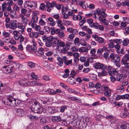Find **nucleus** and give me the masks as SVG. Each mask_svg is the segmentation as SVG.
Segmentation results:
<instances>
[{"label": "nucleus", "mask_w": 129, "mask_h": 129, "mask_svg": "<svg viewBox=\"0 0 129 129\" xmlns=\"http://www.w3.org/2000/svg\"><path fill=\"white\" fill-rule=\"evenodd\" d=\"M3 103L5 105L12 107L18 106L21 104V102L20 100L17 99H14L11 95H9L7 99L3 101Z\"/></svg>", "instance_id": "obj_1"}, {"label": "nucleus", "mask_w": 129, "mask_h": 129, "mask_svg": "<svg viewBox=\"0 0 129 129\" xmlns=\"http://www.w3.org/2000/svg\"><path fill=\"white\" fill-rule=\"evenodd\" d=\"M31 110L33 112L41 114L43 111L41 104L37 102H35L31 108Z\"/></svg>", "instance_id": "obj_2"}, {"label": "nucleus", "mask_w": 129, "mask_h": 129, "mask_svg": "<svg viewBox=\"0 0 129 129\" xmlns=\"http://www.w3.org/2000/svg\"><path fill=\"white\" fill-rule=\"evenodd\" d=\"M46 7L47 8V11L48 12H50L51 10L53 9V8L55 7L58 10L61 8V6L60 4H57L55 2H52L51 3L47 2L46 4Z\"/></svg>", "instance_id": "obj_3"}, {"label": "nucleus", "mask_w": 129, "mask_h": 129, "mask_svg": "<svg viewBox=\"0 0 129 129\" xmlns=\"http://www.w3.org/2000/svg\"><path fill=\"white\" fill-rule=\"evenodd\" d=\"M106 10L102 11L100 9H98L95 10V12L97 14L100 16L99 19L100 20L103 19V18H105L107 16V14L105 12Z\"/></svg>", "instance_id": "obj_4"}, {"label": "nucleus", "mask_w": 129, "mask_h": 129, "mask_svg": "<svg viewBox=\"0 0 129 129\" xmlns=\"http://www.w3.org/2000/svg\"><path fill=\"white\" fill-rule=\"evenodd\" d=\"M26 50L28 52L35 53L37 50V47L33 44V45H27L26 47Z\"/></svg>", "instance_id": "obj_5"}, {"label": "nucleus", "mask_w": 129, "mask_h": 129, "mask_svg": "<svg viewBox=\"0 0 129 129\" xmlns=\"http://www.w3.org/2000/svg\"><path fill=\"white\" fill-rule=\"evenodd\" d=\"M94 67L96 69H101L102 70H105L107 69V67L105 64L97 62L94 64Z\"/></svg>", "instance_id": "obj_6"}, {"label": "nucleus", "mask_w": 129, "mask_h": 129, "mask_svg": "<svg viewBox=\"0 0 129 129\" xmlns=\"http://www.w3.org/2000/svg\"><path fill=\"white\" fill-rule=\"evenodd\" d=\"M76 73L74 70H72L71 72L70 75L72 76L69 77L67 80V82H69V84L71 85L74 84L75 83V82H73V81L72 79L70 77H72L73 78H74L75 76L76 75Z\"/></svg>", "instance_id": "obj_7"}, {"label": "nucleus", "mask_w": 129, "mask_h": 129, "mask_svg": "<svg viewBox=\"0 0 129 129\" xmlns=\"http://www.w3.org/2000/svg\"><path fill=\"white\" fill-rule=\"evenodd\" d=\"M14 68V66L13 65H11L8 66V67L7 68L6 70H4V71L5 73L6 74H8L9 73H12L14 74V76H12L13 77H15L16 76V73H13V70Z\"/></svg>", "instance_id": "obj_8"}, {"label": "nucleus", "mask_w": 129, "mask_h": 129, "mask_svg": "<svg viewBox=\"0 0 129 129\" xmlns=\"http://www.w3.org/2000/svg\"><path fill=\"white\" fill-rule=\"evenodd\" d=\"M74 124L80 129H84L86 127L85 123L83 122L80 121L78 120H77Z\"/></svg>", "instance_id": "obj_9"}, {"label": "nucleus", "mask_w": 129, "mask_h": 129, "mask_svg": "<svg viewBox=\"0 0 129 129\" xmlns=\"http://www.w3.org/2000/svg\"><path fill=\"white\" fill-rule=\"evenodd\" d=\"M113 61L116 66L120 67V65L119 64V63L120 61V59L118 55H116L115 56L114 59H113Z\"/></svg>", "instance_id": "obj_10"}, {"label": "nucleus", "mask_w": 129, "mask_h": 129, "mask_svg": "<svg viewBox=\"0 0 129 129\" xmlns=\"http://www.w3.org/2000/svg\"><path fill=\"white\" fill-rule=\"evenodd\" d=\"M9 25L11 29H14L17 27L18 24L15 21H11L10 22Z\"/></svg>", "instance_id": "obj_11"}, {"label": "nucleus", "mask_w": 129, "mask_h": 129, "mask_svg": "<svg viewBox=\"0 0 129 129\" xmlns=\"http://www.w3.org/2000/svg\"><path fill=\"white\" fill-rule=\"evenodd\" d=\"M128 60H129V54H126L125 55L121 60V63L124 64L126 62H127Z\"/></svg>", "instance_id": "obj_12"}, {"label": "nucleus", "mask_w": 129, "mask_h": 129, "mask_svg": "<svg viewBox=\"0 0 129 129\" xmlns=\"http://www.w3.org/2000/svg\"><path fill=\"white\" fill-rule=\"evenodd\" d=\"M17 27L19 29L18 31H19V34H20V35L22 34L24 31L25 28V26L22 25L20 24V25H18Z\"/></svg>", "instance_id": "obj_13"}, {"label": "nucleus", "mask_w": 129, "mask_h": 129, "mask_svg": "<svg viewBox=\"0 0 129 129\" xmlns=\"http://www.w3.org/2000/svg\"><path fill=\"white\" fill-rule=\"evenodd\" d=\"M31 2L32 3H34V2L33 1L31 2L30 1H25L24 4V6L25 8H26L27 7H30L31 8H32L33 7L34 8L33 9H34V6H33V5H31Z\"/></svg>", "instance_id": "obj_14"}, {"label": "nucleus", "mask_w": 129, "mask_h": 129, "mask_svg": "<svg viewBox=\"0 0 129 129\" xmlns=\"http://www.w3.org/2000/svg\"><path fill=\"white\" fill-rule=\"evenodd\" d=\"M87 22L89 24L90 26L92 27H94L96 23H93V19L92 18L88 19L87 20Z\"/></svg>", "instance_id": "obj_15"}, {"label": "nucleus", "mask_w": 129, "mask_h": 129, "mask_svg": "<svg viewBox=\"0 0 129 129\" xmlns=\"http://www.w3.org/2000/svg\"><path fill=\"white\" fill-rule=\"evenodd\" d=\"M51 119L53 122H59L61 121V117L59 116H53L52 117Z\"/></svg>", "instance_id": "obj_16"}, {"label": "nucleus", "mask_w": 129, "mask_h": 129, "mask_svg": "<svg viewBox=\"0 0 129 129\" xmlns=\"http://www.w3.org/2000/svg\"><path fill=\"white\" fill-rule=\"evenodd\" d=\"M65 46L66 44L63 42L61 41L60 40L57 41V49H58L59 47H64Z\"/></svg>", "instance_id": "obj_17"}, {"label": "nucleus", "mask_w": 129, "mask_h": 129, "mask_svg": "<svg viewBox=\"0 0 129 129\" xmlns=\"http://www.w3.org/2000/svg\"><path fill=\"white\" fill-rule=\"evenodd\" d=\"M39 89L36 86H31L29 90L31 93L35 92L38 91Z\"/></svg>", "instance_id": "obj_18"}, {"label": "nucleus", "mask_w": 129, "mask_h": 129, "mask_svg": "<svg viewBox=\"0 0 129 129\" xmlns=\"http://www.w3.org/2000/svg\"><path fill=\"white\" fill-rule=\"evenodd\" d=\"M49 40H47L46 42V45L47 47H50L52 46V37L50 38Z\"/></svg>", "instance_id": "obj_19"}, {"label": "nucleus", "mask_w": 129, "mask_h": 129, "mask_svg": "<svg viewBox=\"0 0 129 129\" xmlns=\"http://www.w3.org/2000/svg\"><path fill=\"white\" fill-rule=\"evenodd\" d=\"M24 112V111L22 109H18L16 110V114L18 116H21Z\"/></svg>", "instance_id": "obj_20"}, {"label": "nucleus", "mask_w": 129, "mask_h": 129, "mask_svg": "<svg viewBox=\"0 0 129 129\" xmlns=\"http://www.w3.org/2000/svg\"><path fill=\"white\" fill-rule=\"evenodd\" d=\"M29 34L30 37L31 38L34 37L35 38H37L38 37V32H31Z\"/></svg>", "instance_id": "obj_21"}, {"label": "nucleus", "mask_w": 129, "mask_h": 129, "mask_svg": "<svg viewBox=\"0 0 129 129\" xmlns=\"http://www.w3.org/2000/svg\"><path fill=\"white\" fill-rule=\"evenodd\" d=\"M117 80L119 81H122L124 80V78L123 75L121 74H118L117 75Z\"/></svg>", "instance_id": "obj_22"}, {"label": "nucleus", "mask_w": 129, "mask_h": 129, "mask_svg": "<svg viewBox=\"0 0 129 129\" xmlns=\"http://www.w3.org/2000/svg\"><path fill=\"white\" fill-rule=\"evenodd\" d=\"M47 19L48 20V21H47V22L48 21L50 22V24L51 26H53L55 25L56 24L55 22L54 21L53 19L52 18L49 17Z\"/></svg>", "instance_id": "obj_23"}, {"label": "nucleus", "mask_w": 129, "mask_h": 129, "mask_svg": "<svg viewBox=\"0 0 129 129\" xmlns=\"http://www.w3.org/2000/svg\"><path fill=\"white\" fill-rule=\"evenodd\" d=\"M57 60L58 61L57 64L59 66H62L63 64V60L62 58L60 57H58L57 58Z\"/></svg>", "instance_id": "obj_24"}, {"label": "nucleus", "mask_w": 129, "mask_h": 129, "mask_svg": "<svg viewBox=\"0 0 129 129\" xmlns=\"http://www.w3.org/2000/svg\"><path fill=\"white\" fill-rule=\"evenodd\" d=\"M94 27L96 29H99L100 30H103L104 29V27L102 25H100L99 24L96 23Z\"/></svg>", "instance_id": "obj_25"}, {"label": "nucleus", "mask_w": 129, "mask_h": 129, "mask_svg": "<svg viewBox=\"0 0 129 129\" xmlns=\"http://www.w3.org/2000/svg\"><path fill=\"white\" fill-rule=\"evenodd\" d=\"M19 84L20 85L26 86L27 84V82L23 79H20L19 81Z\"/></svg>", "instance_id": "obj_26"}, {"label": "nucleus", "mask_w": 129, "mask_h": 129, "mask_svg": "<svg viewBox=\"0 0 129 129\" xmlns=\"http://www.w3.org/2000/svg\"><path fill=\"white\" fill-rule=\"evenodd\" d=\"M46 92L48 93H49L51 95H54L56 93V92L55 91H54L53 89H51L50 88L46 90Z\"/></svg>", "instance_id": "obj_27"}, {"label": "nucleus", "mask_w": 129, "mask_h": 129, "mask_svg": "<svg viewBox=\"0 0 129 129\" xmlns=\"http://www.w3.org/2000/svg\"><path fill=\"white\" fill-rule=\"evenodd\" d=\"M38 17L36 14H34L33 16L32 17V20L31 21V22H33L34 23H37L38 21Z\"/></svg>", "instance_id": "obj_28"}, {"label": "nucleus", "mask_w": 129, "mask_h": 129, "mask_svg": "<svg viewBox=\"0 0 129 129\" xmlns=\"http://www.w3.org/2000/svg\"><path fill=\"white\" fill-rule=\"evenodd\" d=\"M108 74V72L105 71L103 70L102 72H98V76H105Z\"/></svg>", "instance_id": "obj_29"}, {"label": "nucleus", "mask_w": 129, "mask_h": 129, "mask_svg": "<svg viewBox=\"0 0 129 129\" xmlns=\"http://www.w3.org/2000/svg\"><path fill=\"white\" fill-rule=\"evenodd\" d=\"M113 41L114 43L117 44H121L122 42V40L120 39H116L113 40Z\"/></svg>", "instance_id": "obj_30"}, {"label": "nucleus", "mask_w": 129, "mask_h": 129, "mask_svg": "<svg viewBox=\"0 0 129 129\" xmlns=\"http://www.w3.org/2000/svg\"><path fill=\"white\" fill-rule=\"evenodd\" d=\"M79 45L80 44L82 46H86L87 43L86 42L85 40L83 39H81L79 41Z\"/></svg>", "instance_id": "obj_31"}, {"label": "nucleus", "mask_w": 129, "mask_h": 129, "mask_svg": "<svg viewBox=\"0 0 129 129\" xmlns=\"http://www.w3.org/2000/svg\"><path fill=\"white\" fill-rule=\"evenodd\" d=\"M21 17L22 20L23 21L24 23L25 24H27L28 21L27 18L26 17H24L23 15H21Z\"/></svg>", "instance_id": "obj_32"}, {"label": "nucleus", "mask_w": 129, "mask_h": 129, "mask_svg": "<svg viewBox=\"0 0 129 129\" xmlns=\"http://www.w3.org/2000/svg\"><path fill=\"white\" fill-rule=\"evenodd\" d=\"M86 47H82L80 48L79 49V51L81 52H86L87 53V51Z\"/></svg>", "instance_id": "obj_33"}, {"label": "nucleus", "mask_w": 129, "mask_h": 129, "mask_svg": "<svg viewBox=\"0 0 129 129\" xmlns=\"http://www.w3.org/2000/svg\"><path fill=\"white\" fill-rule=\"evenodd\" d=\"M44 49L43 48H39L38 50L37 51V52L39 54H40L42 56L43 55L44 52L43 51Z\"/></svg>", "instance_id": "obj_34"}, {"label": "nucleus", "mask_w": 129, "mask_h": 129, "mask_svg": "<svg viewBox=\"0 0 129 129\" xmlns=\"http://www.w3.org/2000/svg\"><path fill=\"white\" fill-rule=\"evenodd\" d=\"M40 121V122L43 124H45L47 122L45 118L44 117H41Z\"/></svg>", "instance_id": "obj_35"}, {"label": "nucleus", "mask_w": 129, "mask_h": 129, "mask_svg": "<svg viewBox=\"0 0 129 129\" xmlns=\"http://www.w3.org/2000/svg\"><path fill=\"white\" fill-rule=\"evenodd\" d=\"M52 46L53 47H55V46L56 45L57 46V41L54 40L53 39V37H52Z\"/></svg>", "instance_id": "obj_36"}, {"label": "nucleus", "mask_w": 129, "mask_h": 129, "mask_svg": "<svg viewBox=\"0 0 129 129\" xmlns=\"http://www.w3.org/2000/svg\"><path fill=\"white\" fill-rule=\"evenodd\" d=\"M121 129H129V124H126L125 125H122L121 126Z\"/></svg>", "instance_id": "obj_37"}, {"label": "nucleus", "mask_w": 129, "mask_h": 129, "mask_svg": "<svg viewBox=\"0 0 129 129\" xmlns=\"http://www.w3.org/2000/svg\"><path fill=\"white\" fill-rule=\"evenodd\" d=\"M16 12L15 10H12L11 11L10 13V15L12 17L16 16Z\"/></svg>", "instance_id": "obj_38"}, {"label": "nucleus", "mask_w": 129, "mask_h": 129, "mask_svg": "<svg viewBox=\"0 0 129 129\" xmlns=\"http://www.w3.org/2000/svg\"><path fill=\"white\" fill-rule=\"evenodd\" d=\"M71 55H73L74 56L75 58H77L79 56V55L78 53L77 52L73 53L71 52H70Z\"/></svg>", "instance_id": "obj_39"}, {"label": "nucleus", "mask_w": 129, "mask_h": 129, "mask_svg": "<svg viewBox=\"0 0 129 129\" xmlns=\"http://www.w3.org/2000/svg\"><path fill=\"white\" fill-rule=\"evenodd\" d=\"M28 65L31 68H32L35 66V64L33 62L29 61L28 62Z\"/></svg>", "instance_id": "obj_40"}, {"label": "nucleus", "mask_w": 129, "mask_h": 129, "mask_svg": "<svg viewBox=\"0 0 129 129\" xmlns=\"http://www.w3.org/2000/svg\"><path fill=\"white\" fill-rule=\"evenodd\" d=\"M68 11V8L66 7H63L62 9V14H64Z\"/></svg>", "instance_id": "obj_41"}, {"label": "nucleus", "mask_w": 129, "mask_h": 129, "mask_svg": "<svg viewBox=\"0 0 129 129\" xmlns=\"http://www.w3.org/2000/svg\"><path fill=\"white\" fill-rule=\"evenodd\" d=\"M79 39L78 38H75L74 43L75 45H76L77 44L78 46H79Z\"/></svg>", "instance_id": "obj_42"}, {"label": "nucleus", "mask_w": 129, "mask_h": 129, "mask_svg": "<svg viewBox=\"0 0 129 129\" xmlns=\"http://www.w3.org/2000/svg\"><path fill=\"white\" fill-rule=\"evenodd\" d=\"M128 39L126 38L123 41L122 43L123 45L124 46H127L128 43Z\"/></svg>", "instance_id": "obj_43"}, {"label": "nucleus", "mask_w": 129, "mask_h": 129, "mask_svg": "<svg viewBox=\"0 0 129 129\" xmlns=\"http://www.w3.org/2000/svg\"><path fill=\"white\" fill-rule=\"evenodd\" d=\"M51 37H48L47 36L44 35L42 37V38L43 40L44 41H45V42L47 40H49L50 39H49Z\"/></svg>", "instance_id": "obj_44"}, {"label": "nucleus", "mask_w": 129, "mask_h": 129, "mask_svg": "<svg viewBox=\"0 0 129 129\" xmlns=\"http://www.w3.org/2000/svg\"><path fill=\"white\" fill-rule=\"evenodd\" d=\"M98 38L99 39L97 40V41H98L99 43H102L104 42V39L99 37Z\"/></svg>", "instance_id": "obj_45"}, {"label": "nucleus", "mask_w": 129, "mask_h": 129, "mask_svg": "<svg viewBox=\"0 0 129 129\" xmlns=\"http://www.w3.org/2000/svg\"><path fill=\"white\" fill-rule=\"evenodd\" d=\"M7 6V4L6 2L2 4V7L3 11H4L6 10Z\"/></svg>", "instance_id": "obj_46"}, {"label": "nucleus", "mask_w": 129, "mask_h": 129, "mask_svg": "<svg viewBox=\"0 0 129 129\" xmlns=\"http://www.w3.org/2000/svg\"><path fill=\"white\" fill-rule=\"evenodd\" d=\"M100 21L101 22H103L104 24L106 25H107L108 23V21L106 20V18L104 19H102L100 20Z\"/></svg>", "instance_id": "obj_47"}, {"label": "nucleus", "mask_w": 129, "mask_h": 129, "mask_svg": "<svg viewBox=\"0 0 129 129\" xmlns=\"http://www.w3.org/2000/svg\"><path fill=\"white\" fill-rule=\"evenodd\" d=\"M57 23L58 26L59 27H61L63 25L62 22L60 19L58 20H57Z\"/></svg>", "instance_id": "obj_48"}, {"label": "nucleus", "mask_w": 129, "mask_h": 129, "mask_svg": "<svg viewBox=\"0 0 129 129\" xmlns=\"http://www.w3.org/2000/svg\"><path fill=\"white\" fill-rule=\"evenodd\" d=\"M72 62V60H65L64 61V64L67 65H69L70 64H71Z\"/></svg>", "instance_id": "obj_49"}, {"label": "nucleus", "mask_w": 129, "mask_h": 129, "mask_svg": "<svg viewBox=\"0 0 129 129\" xmlns=\"http://www.w3.org/2000/svg\"><path fill=\"white\" fill-rule=\"evenodd\" d=\"M39 23L40 25H44L46 24V23L41 18L39 21Z\"/></svg>", "instance_id": "obj_50"}, {"label": "nucleus", "mask_w": 129, "mask_h": 129, "mask_svg": "<svg viewBox=\"0 0 129 129\" xmlns=\"http://www.w3.org/2000/svg\"><path fill=\"white\" fill-rule=\"evenodd\" d=\"M67 109V106L65 105L63 106H61V107L60 111L61 112H63L64 111L65 109Z\"/></svg>", "instance_id": "obj_51"}, {"label": "nucleus", "mask_w": 129, "mask_h": 129, "mask_svg": "<svg viewBox=\"0 0 129 129\" xmlns=\"http://www.w3.org/2000/svg\"><path fill=\"white\" fill-rule=\"evenodd\" d=\"M125 32H124L125 35L126 36L129 34V27H127L125 28Z\"/></svg>", "instance_id": "obj_52"}, {"label": "nucleus", "mask_w": 129, "mask_h": 129, "mask_svg": "<svg viewBox=\"0 0 129 129\" xmlns=\"http://www.w3.org/2000/svg\"><path fill=\"white\" fill-rule=\"evenodd\" d=\"M29 117L31 120L34 121L38 119V117L36 116H30Z\"/></svg>", "instance_id": "obj_53"}, {"label": "nucleus", "mask_w": 129, "mask_h": 129, "mask_svg": "<svg viewBox=\"0 0 129 129\" xmlns=\"http://www.w3.org/2000/svg\"><path fill=\"white\" fill-rule=\"evenodd\" d=\"M128 114L129 113L126 111L124 113H122V114H121V116L122 117H126Z\"/></svg>", "instance_id": "obj_54"}, {"label": "nucleus", "mask_w": 129, "mask_h": 129, "mask_svg": "<svg viewBox=\"0 0 129 129\" xmlns=\"http://www.w3.org/2000/svg\"><path fill=\"white\" fill-rule=\"evenodd\" d=\"M2 34L5 37H8L10 35V34L9 33L6 32H3Z\"/></svg>", "instance_id": "obj_55"}, {"label": "nucleus", "mask_w": 129, "mask_h": 129, "mask_svg": "<svg viewBox=\"0 0 129 129\" xmlns=\"http://www.w3.org/2000/svg\"><path fill=\"white\" fill-rule=\"evenodd\" d=\"M64 34L63 31L60 32L58 34V36L60 38H63L64 36Z\"/></svg>", "instance_id": "obj_56"}, {"label": "nucleus", "mask_w": 129, "mask_h": 129, "mask_svg": "<svg viewBox=\"0 0 129 129\" xmlns=\"http://www.w3.org/2000/svg\"><path fill=\"white\" fill-rule=\"evenodd\" d=\"M104 94L106 96L108 97L109 96H110L111 95V91H105V92H104Z\"/></svg>", "instance_id": "obj_57"}, {"label": "nucleus", "mask_w": 129, "mask_h": 129, "mask_svg": "<svg viewBox=\"0 0 129 129\" xmlns=\"http://www.w3.org/2000/svg\"><path fill=\"white\" fill-rule=\"evenodd\" d=\"M113 41L112 42L109 43L108 44V46L109 47L111 48H113L115 46V44H114Z\"/></svg>", "instance_id": "obj_58"}, {"label": "nucleus", "mask_w": 129, "mask_h": 129, "mask_svg": "<svg viewBox=\"0 0 129 129\" xmlns=\"http://www.w3.org/2000/svg\"><path fill=\"white\" fill-rule=\"evenodd\" d=\"M31 76L33 79H35L36 80L38 78V76L35 75L34 73L31 74Z\"/></svg>", "instance_id": "obj_59"}, {"label": "nucleus", "mask_w": 129, "mask_h": 129, "mask_svg": "<svg viewBox=\"0 0 129 129\" xmlns=\"http://www.w3.org/2000/svg\"><path fill=\"white\" fill-rule=\"evenodd\" d=\"M79 5L80 6L83 8H86V6L84 4V3L82 1L80 2L79 3Z\"/></svg>", "instance_id": "obj_60"}, {"label": "nucleus", "mask_w": 129, "mask_h": 129, "mask_svg": "<svg viewBox=\"0 0 129 129\" xmlns=\"http://www.w3.org/2000/svg\"><path fill=\"white\" fill-rule=\"evenodd\" d=\"M71 50L73 52H76L78 51V49L75 47H72L71 48Z\"/></svg>", "instance_id": "obj_61"}, {"label": "nucleus", "mask_w": 129, "mask_h": 129, "mask_svg": "<svg viewBox=\"0 0 129 129\" xmlns=\"http://www.w3.org/2000/svg\"><path fill=\"white\" fill-rule=\"evenodd\" d=\"M116 55L114 53H111L110 55L109 58L113 60V59H114L115 56Z\"/></svg>", "instance_id": "obj_62"}, {"label": "nucleus", "mask_w": 129, "mask_h": 129, "mask_svg": "<svg viewBox=\"0 0 129 129\" xmlns=\"http://www.w3.org/2000/svg\"><path fill=\"white\" fill-rule=\"evenodd\" d=\"M67 49L65 48H62L61 50V51L62 53H67Z\"/></svg>", "instance_id": "obj_63"}, {"label": "nucleus", "mask_w": 129, "mask_h": 129, "mask_svg": "<svg viewBox=\"0 0 129 129\" xmlns=\"http://www.w3.org/2000/svg\"><path fill=\"white\" fill-rule=\"evenodd\" d=\"M123 20L125 23L129 24V18L127 17H123Z\"/></svg>", "instance_id": "obj_64"}]
</instances>
